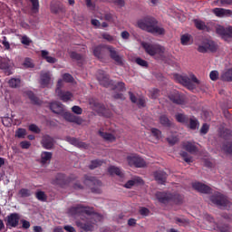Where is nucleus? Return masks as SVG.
I'll list each match as a JSON object with an SVG mask.
<instances>
[{"mask_svg": "<svg viewBox=\"0 0 232 232\" xmlns=\"http://www.w3.org/2000/svg\"><path fill=\"white\" fill-rule=\"evenodd\" d=\"M69 213L72 217H88L87 218H91V223H82L81 221L76 222V226L80 227V229H83V231H93V225L96 222H101L102 220V215L99 213H94L93 208L90 207H84L82 205H78L76 207H72L69 208Z\"/></svg>", "mask_w": 232, "mask_h": 232, "instance_id": "nucleus-1", "label": "nucleus"}, {"mask_svg": "<svg viewBox=\"0 0 232 232\" xmlns=\"http://www.w3.org/2000/svg\"><path fill=\"white\" fill-rule=\"evenodd\" d=\"M142 48L145 50L148 55L156 59V61H164L166 59V48L160 44H150V43H142Z\"/></svg>", "mask_w": 232, "mask_h": 232, "instance_id": "nucleus-2", "label": "nucleus"}, {"mask_svg": "<svg viewBox=\"0 0 232 232\" xmlns=\"http://www.w3.org/2000/svg\"><path fill=\"white\" fill-rule=\"evenodd\" d=\"M174 79L177 82L188 88V90H195L197 85L200 84V80H198L197 76L193 73H190L188 76L175 74Z\"/></svg>", "mask_w": 232, "mask_h": 232, "instance_id": "nucleus-3", "label": "nucleus"}, {"mask_svg": "<svg viewBox=\"0 0 232 232\" xmlns=\"http://www.w3.org/2000/svg\"><path fill=\"white\" fill-rule=\"evenodd\" d=\"M156 198L161 204H168V202H175V204H180V202H182V196L177 193L171 194L169 192H157Z\"/></svg>", "mask_w": 232, "mask_h": 232, "instance_id": "nucleus-4", "label": "nucleus"}, {"mask_svg": "<svg viewBox=\"0 0 232 232\" xmlns=\"http://www.w3.org/2000/svg\"><path fill=\"white\" fill-rule=\"evenodd\" d=\"M210 200L212 201V204L219 207L220 209H227L229 206H231L229 199H227V198L222 195L220 192L214 193L210 197Z\"/></svg>", "mask_w": 232, "mask_h": 232, "instance_id": "nucleus-5", "label": "nucleus"}, {"mask_svg": "<svg viewBox=\"0 0 232 232\" xmlns=\"http://www.w3.org/2000/svg\"><path fill=\"white\" fill-rule=\"evenodd\" d=\"M156 24H159V21L153 16H145L143 19L138 21L139 28L145 30V32H150Z\"/></svg>", "mask_w": 232, "mask_h": 232, "instance_id": "nucleus-6", "label": "nucleus"}, {"mask_svg": "<svg viewBox=\"0 0 232 232\" xmlns=\"http://www.w3.org/2000/svg\"><path fill=\"white\" fill-rule=\"evenodd\" d=\"M208 220L212 225L213 229L215 231H220V232H227L229 231V225L226 222H224L222 219H218V222H215V218L211 216H208Z\"/></svg>", "mask_w": 232, "mask_h": 232, "instance_id": "nucleus-7", "label": "nucleus"}, {"mask_svg": "<svg viewBox=\"0 0 232 232\" xmlns=\"http://www.w3.org/2000/svg\"><path fill=\"white\" fill-rule=\"evenodd\" d=\"M127 162L130 168H146V160L137 155L128 156Z\"/></svg>", "mask_w": 232, "mask_h": 232, "instance_id": "nucleus-8", "label": "nucleus"}, {"mask_svg": "<svg viewBox=\"0 0 232 232\" xmlns=\"http://www.w3.org/2000/svg\"><path fill=\"white\" fill-rule=\"evenodd\" d=\"M19 220H21V216L18 213H11L5 219V226L9 229L17 227V226H19Z\"/></svg>", "mask_w": 232, "mask_h": 232, "instance_id": "nucleus-9", "label": "nucleus"}, {"mask_svg": "<svg viewBox=\"0 0 232 232\" xmlns=\"http://www.w3.org/2000/svg\"><path fill=\"white\" fill-rule=\"evenodd\" d=\"M217 44L211 40H207L198 47V52H199V53H206L207 52H217Z\"/></svg>", "mask_w": 232, "mask_h": 232, "instance_id": "nucleus-10", "label": "nucleus"}, {"mask_svg": "<svg viewBox=\"0 0 232 232\" xmlns=\"http://www.w3.org/2000/svg\"><path fill=\"white\" fill-rule=\"evenodd\" d=\"M52 184L54 186H60V188H64L70 184V179L63 173H58L55 179L52 180Z\"/></svg>", "mask_w": 232, "mask_h": 232, "instance_id": "nucleus-11", "label": "nucleus"}, {"mask_svg": "<svg viewBox=\"0 0 232 232\" xmlns=\"http://www.w3.org/2000/svg\"><path fill=\"white\" fill-rule=\"evenodd\" d=\"M216 34L220 35L224 41H227V39H232V27L229 26L225 28L224 26L219 25L216 29Z\"/></svg>", "mask_w": 232, "mask_h": 232, "instance_id": "nucleus-12", "label": "nucleus"}, {"mask_svg": "<svg viewBox=\"0 0 232 232\" xmlns=\"http://www.w3.org/2000/svg\"><path fill=\"white\" fill-rule=\"evenodd\" d=\"M169 99L173 102V104H186V96L179 92H174L169 94Z\"/></svg>", "mask_w": 232, "mask_h": 232, "instance_id": "nucleus-13", "label": "nucleus"}, {"mask_svg": "<svg viewBox=\"0 0 232 232\" xmlns=\"http://www.w3.org/2000/svg\"><path fill=\"white\" fill-rule=\"evenodd\" d=\"M97 80L101 86L108 88L111 84V80H110V75H108L104 71H98Z\"/></svg>", "mask_w": 232, "mask_h": 232, "instance_id": "nucleus-14", "label": "nucleus"}, {"mask_svg": "<svg viewBox=\"0 0 232 232\" xmlns=\"http://www.w3.org/2000/svg\"><path fill=\"white\" fill-rule=\"evenodd\" d=\"M192 188L196 189V191H198V193H204L205 195H209L213 193V188L201 182L193 183Z\"/></svg>", "mask_w": 232, "mask_h": 232, "instance_id": "nucleus-15", "label": "nucleus"}, {"mask_svg": "<svg viewBox=\"0 0 232 232\" xmlns=\"http://www.w3.org/2000/svg\"><path fill=\"white\" fill-rule=\"evenodd\" d=\"M105 48L107 52H109L110 57L111 59H112V61L120 65L122 64V58L121 57V55H119V52H117V49H115V47L111 45H106Z\"/></svg>", "mask_w": 232, "mask_h": 232, "instance_id": "nucleus-16", "label": "nucleus"}, {"mask_svg": "<svg viewBox=\"0 0 232 232\" xmlns=\"http://www.w3.org/2000/svg\"><path fill=\"white\" fill-rule=\"evenodd\" d=\"M41 144L44 150H53L55 145V140L50 135H45L42 138Z\"/></svg>", "mask_w": 232, "mask_h": 232, "instance_id": "nucleus-17", "label": "nucleus"}, {"mask_svg": "<svg viewBox=\"0 0 232 232\" xmlns=\"http://www.w3.org/2000/svg\"><path fill=\"white\" fill-rule=\"evenodd\" d=\"M63 118L67 122H73L74 124H78V126H81L83 122L82 118L75 116V114H72V112H65Z\"/></svg>", "mask_w": 232, "mask_h": 232, "instance_id": "nucleus-18", "label": "nucleus"}, {"mask_svg": "<svg viewBox=\"0 0 232 232\" xmlns=\"http://www.w3.org/2000/svg\"><path fill=\"white\" fill-rule=\"evenodd\" d=\"M55 93L63 102H68V101H72V98L73 97V93H72L71 92H64L59 89L55 90Z\"/></svg>", "mask_w": 232, "mask_h": 232, "instance_id": "nucleus-19", "label": "nucleus"}, {"mask_svg": "<svg viewBox=\"0 0 232 232\" xmlns=\"http://www.w3.org/2000/svg\"><path fill=\"white\" fill-rule=\"evenodd\" d=\"M52 81V74L50 72H41L40 74V84L42 88H46Z\"/></svg>", "mask_w": 232, "mask_h": 232, "instance_id": "nucleus-20", "label": "nucleus"}, {"mask_svg": "<svg viewBox=\"0 0 232 232\" xmlns=\"http://www.w3.org/2000/svg\"><path fill=\"white\" fill-rule=\"evenodd\" d=\"M154 179L159 184H166L168 174L164 170H158L154 173Z\"/></svg>", "mask_w": 232, "mask_h": 232, "instance_id": "nucleus-21", "label": "nucleus"}, {"mask_svg": "<svg viewBox=\"0 0 232 232\" xmlns=\"http://www.w3.org/2000/svg\"><path fill=\"white\" fill-rule=\"evenodd\" d=\"M0 70H4L6 75H12V71H10V60L6 58L0 59Z\"/></svg>", "mask_w": 232, "mask_h": 232, "instance_id": "nucleus-22", "label": "nucleus"}, {"mask_svg": "<svg viewBox=\"0 0 232 232\" xmlns=\"http://www.w3.org/2000/svg\"><path fill=\"white\" fill-rule=\"evenodd\" d=\"M67 142H69V144H72V146H76V148H88V144H86V142H82L81 140H79V139L77 138H73V137H67L66 138Z\"/></svg>", "mask_w": 232, "mask_h": 232, "instance_id": "nucleus-23", "label": "nucleus"}, {"mask_svg": "<svg viewBox=\"0 0 232 232\" xmlns=\"http://www.w3.org/2000/svg\"><path fill=\"white\" fill-rule=\"evenodd\" d=\"M50 110L52 111L53 113H56L57 115H61V113L64 111L63 103L57 102H53L50 103Z\"/></svg>", "mask_w": 232, "mask_h": 232, "instance_id": "nucleus-24", "label": "nucleus"}, {"mask_svg": "<svg viewBox=\"0 0 232 232\" xmlns=\"http://www.w3.org/2000/svg\"><path fill=\"white\" fill-rule=\"evenodd\" d=\"M213 14H215L217 17H229V15H232V11L224 8H214Z\"/></svg>", "mask_w": 232, "mask_h": 232, "instance_id": "nucleus-25", "label": "nucleus"}, {"mask_svg": "<svg viewBox=\"0 0 232 232\" xmlns=\"http://www.w3.org/2000/svg\"><path fill=\"white\" fill-rule=\"evenodd\" d=\"M106 46L107 45H97L93 48L92 52H93V55L94 57H97V59H102V57H104V50H106Z\"/></svg>", "mask_w": 232, "mask_h": 232, "instance_id": "nucleus-26", "label": "nucleus"}, {"mask_svg": "<svg viewBox=\"0 0 232 232\" xmlns=\"http://www.w3.org/2000/svg\"><path fill=\"white\" fill-rule=\"evenodd\" d=\"M49 55H50V53L48 51L46 50L41 51L42 59H44L46 63H49L50 64H55V63H57V59Z\"/></svg>", "mask_w": 232, "mask_h": 232, "instance_id": "nucleus-27", "label": "nucleus"}, {"mask_svg": "<svg viewBox=\"0 0 232 232\" xmlns=\"http://www.w3.org/2000/svg\"><path fill=\"white\" fill-rule=\"evenodd\" d=\"M221 81L232 82V68L224 71L220 76Z\"/></svg>", "mask_w": 232, "mask_h": 232, "instance_id": "nucleus-28", "label": "nucleus"}, {"mask_svg": "<svg viewBox=\"0 0 232 232\" xmlns=\"http://www.w3.org/2000/svg\"><path fill=\"white\" fill-rule=\"evenodd\" d=\"M194 24L198 30H202L203 32H210V28L206 24L205 22L201 20H194Z\"/></svg>", "mask_w": 232, "mask_h": 232, "instance_id": "nucleus-29", "label": "nucleus"}, {"mask_svg": "<svg viewBox=\"0 0 232 232\" xmlns=\"http://www.w3.org/2000/svg\"><path fill=\"white\" fill-rule=\"evenodd\" d=\"M148 33L154 34L155 35H164V34H166V30L164 27H160L156 24L152 28L149 29Z\"/></svg>", "mask_w": 232, "mask_h": 232, "instance_id": "nucleus-30", "label": "nucleus"}, {"mask_svg": "<svg viewBox=\"0 0 232 232\" xmlns=\"http://www.w3.org/2000/svg\"><path fill=\"white\" fill-rule=\"evenodd\" d=\"M99 135L101 136L102 139H104V140H107L108 142H115L116 140L115 136L109 132L99 130Z\"/></svg>", "mask_w": 232, "mask_h": 232, "instance_id": "nucleus-31", "label": "nucleus"}, {"mask_svg": "<svg viewBox=\"0 0 232 232\" xmlns=\"http://www.w3.org/2000/svg\"><path fill=\"white\" fill-rule=\"evenodd\" d=\"M85 183L90 182L89 185L92 186L93 184L94 186H102V182L95 177L85 175Z\"/></svg>", "mask_w": 232, "mask_h": 232, "instance_id": "nucleus-32", "label": "nucleus"}, {"mask_svg": "<svg viewBox=\"0 0 232 232\" xmlns=\"http://www.w3.org/2000/svg\"><path fill=\"white\" fill-rule=\"evenodd\" d=\"M61 11H63V5H61V2L54 1L51 3L52 14H59Z\"/></svg>", "mask_w": 232, "mask_h": 232, "instance_id": "nucleus-33", "label": "nucleus"}, {"mask_svg": "<svg viewBox=\"0 0 232 232\" xmlns=\"http://www.w3.org/2000/svg\"><path fill=\"white\" fill-rule=\"evenodd\" d=\"M198 126H200V123L195 116H192L190 119L188 118V128H189V130H197Z\"/></svg>", "mask_w": 232, "mask_h": 232, "instance_id": "nucleus-34", "label": "nucleus"}, {"mask_svg": "<svg viewBox=\"0 0 232 232\" xmlns=\"http://www.w3.org/2000/svg\"><path fill=\"white\" fill-rule=\"evenodd\" d=\"M175 119L178 122L181 124H188L189 122V117L184 113H178L175 115Z\"/></svg>", "mask_w": 232, "mask_h": 232, "instance_id": "nucleus-35", "label": "nucleus"}, {"mask_svg": "<svg viewBox=\"0 0 232 232\" xmlns=\"http://www.w3.org/2000/svg\"><path fill=\"white\" fill-rule=\"evenodd\" d=\"M53 153L49 151H43L41 154V162L42 164H46V162H50L52 160Z\"/></svg>", "mask_w": 232, "mask_h": 232, "instance_id": "nucleus-36", "label": "nucleus"}, {"mask_svg": "<svg viewBox=\"0 0 232 232\" xmlns=\"http://www.w3.org/2000/svg\"><path fill=\"white\" fill-rule=\"evenodd\" d=\"M135 184H142V179L137 178L134 179H130L126 182L124 188H126L127 189H131L132 186H135Z\"/></svg>", "mask_w": 232, "mask_h": 232, "instance_id": "nucleus-37", "label": "nucleus"}, {"mask_svg": "<svg viewBox=\"0 0 232 232\" xmlns=\"http://www.w3.org/2000/svg\"><path fill=\"white\" fill-rule=\"evenodd\" d=\"M160 124L165 128H169L171 126V121H169V118H168L167 115L162 114L160 116Z\"/></svg>", "mask_w": 232, "mask_h": 232, "instance_id": "nucleus-38", "label": "nucleus"}, {"mask_svg": "<svg viewBox=\"0 0 232 232\" xmlns=\"http://www.w3.org/2000/svg\"><path fill=\"white\" fill-rule=\"evenodd\" d=\"M8 84L10 88H21V78H11Z\"/></svg>", "mask_w": 232, "mask_h": 232, "instance_id": "nucleus-39", "label": "nucleus"}, {"mask_svg": "<svg viewBox=\"0 0 232 232\" xmlns=\"http://www.w3.org/2000/svg\"><path fill=\"white\" fill-rule=\"evenodd\" d=\"M102 164H104V161L102 160H93L89 165V169H95L97 168H101Z\"/></svg>", "mask_w": 232, "mask_h": 232, "instance_id": "nucleus-40", "label": "nucleus"}, {"mask_svg": "<svg viewBox=\"0 0 232 232\" xmlns=\"http://www.w3.org/2000/svg\"><path fill=\"white\" fill-rule=\"evenodd\" d=\"M108 171L110 175H117L118 177H122V172L118 167L111 166L109 167Z\"/></svg>", "mask_w": 232, "mask_h": 232, "instance_id": "nucleus-41", "label": "nucleus"}, {"mask_svg": "<svg viewBox=\"0 0 232 232\" xmlns=\"http://www.w3.org/2000/svg\"><path fill=\"white\" fill-rule=\"evenodd\" d=\"M183 148L186 151H188V153H195V151H197V146L191 142L184 143Z\"/></svg>", "mask_w": 232, "mask_h": 232, "instance_id": "nucleus-42", "label": "nucleus"}, {"mask_svg": "<svg viewBox=\"0 0 232 232\" xmlns=\"http://www.w3.org/2000/svg\"><path fill=\"white\" fill-rule=\"evenodd\" d=\"M222 150L225 153H227L228 155H232V142L226 141L222 145Z\"/></svg>", "mask_w": 232, "mask_h": 232, "instance_id": "nucleus-43", "label": "nucleus"}, {"mask_svg": "<svg viewBox=\"0 0 232 232\" xmlns=\"http://www.w3.org/2000/svg\"><path fill=\"white\" fill-rule=\"evenodd\" d=\"M31 5H32V12L33 14H39V8H40V5H39V0H29Z\"/></svg>", "mask_w": 232, "mask_h": 232, "instance_id": "nucleus-44", "label": "nucleus"}, {"mask_svg": "<svg viewBox=\"0 0 232 232\" xmlns=\"http://www.w3.org/2000/svg\"><path fill=\"white\" fill-rule=\"evenodd\" d=\"M71 59H73L74 61H79V63H82L84 61V56L79 53L72 52Z\"/></svg>", "mask_w": 232, "mask_h": 232, "instance_id": "nucleus-45", "label": "nucleus"}, {"mask_svg": "<svg viewBox=\"0 0 232 232\" xmlns=\"http://www.w3.org/2000/svg\"><path fill=\"white\" fill-rule=\"evenodd\" d=\"M18 193L22 198L32 197V191L28 188H21Z\"/></svg>", "mask_w": 232, "mask_h": 232, "instance_id": "nucleus-46", "label": "nucleus"}, {"mask_svg": "<svg viewBox=\"0 0 232 232\" xmlns=\"http://www.w3.org/2000/svg\"><path fill=\"white\" fill-rule=\"evenodd\" d=\"M150 132L155 137L156 140H160V139H162V131H160V130L152 128Z\"/></svg>", "mask_w": 232, "mask_h": 232, "instance_id": "nucleus-47", "label": "nucleus"}, {"mask_svg": "<svg viewBox=\"0 0 232 232\" xmlns=\"http://www.w3.org/2000/svg\"><path fill=\"white\" fill-rule=\"evenodd\" d=\"M150 99H159L160 97V90L156 88L150 90Z\"/></svg>", "mask_w": 232, "mask_h": 232, "instance_id": "nucleus-48", "label": "nucleus"}, {"mask_svg": "<svg viewBox=\"0 0 232 232\" xmlns=\"http://www.w3.org/2000/svg\"><path fill=\"white\" fill-rule=\"evenodd\" d=\"M15 137L18 139H24V137H26V129L19 128L15 131Z\"/></svg>", "mask_w": 232, "mask_h": 232, "instance_id": "nucleus-49", "label": "nucleus"}, {"mask_svg": "<svg viewBox=\"0 0 232 232\" xmlns=\"http://www.w3.org/2000/svg\"><path fill=\"white\" fill-rule=\"evenodd\" d=\"M35 197L38 200H40L41 202H46V194L44 193V191H37L35 193Z\"/></svg>", "mask_w": 232, "mask_h": 232, "instance_id": "nucleus-50", "label": "nucleus"}, {"mask_svg": "<svg viewBox=\"0 0 232 232\" xmlns=\"http://www.w3.org/2000/svg\"><path fill=\"white\" fill-rule=\"evenodd\" d=\"M166 140L170 146H175V144L179 142V138L177 136L172 135L168 137Z\"/></svg>", "mask_w": 232, "mask_h": 232, "instance_id": "nucleus-51", "label": "nucleus"}, {"mask_svg": "<svg viewBox=\"0 0 232 232\" xmlns=\"http://www.w3.org/2000/svg\"><path fill=\"white\" fill-rule=\"evenodd\" d=\"M190 40L191 37L188 34H183L180 38L181 44H183V46H188V44H189Z\"/></svg>", "mask_w": 232, "mask_h": 232, "instance_id": "nucleus-52", "label": "nucleus"}, {"mask_svg": "<svg viewBox=\"0 0 232 232\" xmlns=\"http://www.w3.org/2000/svg\"><path fill=\"white\" fill-rule=\"evenodd\" d=\"M135 63L142 68H148L149 66L148 62L146 60H143L142 58H136Z\"/></svg>", "mask_w": 232, "mask_h": 232, "instance_id": "nucleus-53", "label": "nucleus"}, {"mask_svg": "<svg viewBox=\"0 0 232 232\" xmlns=\"http://www.w3.org/2000/svg\"><path fill=\"white\" fill-rule=\"evenodd\" d=\"M12 122L13 120L10 117H4L2 119V123L4 124V126H5L6 128H10V126H12Z\"/></svg>", "mask_w": 232, "mask_h": 232, "instance_id": "nucleus-54", "label": "nucleus"}, {"mask_svg": "<svg viewBox=\"0 0 232 232\" xmlns=\"http://www.w3.org/2000/svg\"><path fill=\"white\" fill-rule=\"evenodd\" d=\"M29 131H32L33 133H41V129L36 124L32 123L28 127Z\"/></svg>", "mask_w": 232, "mask_h": 232, "instance_id": "nucleus-55", "label": "nucleus"}, {"mask_svg": "<svg viewBox=\"0 0 232 232\" xmlns=\"http://www.w3.org/2000/svg\"><path fill=\"white\" fill-rule=\"evenodd\" d=\"M115 90H118L119 92H126V83L122 82H119L116 85H115Z\"/></svg>", "mask_w": 232, "mask_h": 232, "instance_id": "nucleus-56", "label": "nucleus"}, {"mask_svg": "<svg viewBox=\"0 0 232 232\" xmlns=\"http://www.w3.org/2000/svg\"><path fill=\"white\" fill-rule=\"evenodd\" d=\"M28 97H29L30 101H32V102H34V104H39V98H37L36 95L34 94V92H29Z\"/></svg>", "mask_w": 232, "mask_h": 232, "instance_id": "nucleus-57", "label": "nucleus"}, {"mask_svg": "<svg viewBox=\"0 0 232 232\" xmlns=\"http://www.w3.org/2000/svg\"><path fill=\"white\" fill-rule=\"evenodd\" d=\"M102 39H105V41H108L109 43H112V41H115V37H113L111 34L108 33L102 34Z\"/></svg>", "mask_w": 232, "mask_h": 232, "instance_id": "nucleus-58", "label": "nucleus"}, {"mask_svg": "<svg viewBox=\"0 0 232 232\" xmlns=\"http://www.w3.org/2000/svg\"><path fill=\"white\" fill-rule=\"evenodd\" d=\"M180 156L182 157L183 160H185V162H188V164L189 162H192L191 157L189 156V154H188V152L181 151Z\"/></svg>", "mask_w": 232, "mask_h": 232, "instance_id": "nucleus-59", "label": "nucleus"}, {"mask_svg": "<svg viewBox=\"0 0 232 232\" xmlns=\"http://www.w3.org/2000/svg\"><path fill=\"white\" fill-rule=\"evenodd\" d=\"M72 111L76 115H82V108H81L80 106H77V105L72 106Z\"/></svg>", "mask_w": 232, "mask_h": 232, "instance_id": "nucleus-60", "label": "nucleus"}, {"mask_svg": "<svg viewBox=\"0 0 232 232\" xmlns=\"http://www.w3.org/2000/svg\"><path fill=\"white\" fill-rule=\"evenodd\" d=\"M30 146H32V143L28 140H24L20 142V147L22 150H30Z\"/></svg>", "mask_w": 232, "mask_h": 232, "instance_id": "nucleus-61", "label": "nucleus"}, {"mask_svg": "<svg viewBox=\"0 0 232 232\" xmlns=\"http://www.w3.org/2000/svg\"><path fill=\"white\" fill-rule=\"evenodd\" d=\"M63 79L65 82H73V76L70 73H64Z\"/></svg>", "mask_w": 232, "mask_h": 232, "instance_id": "nucleus-62", "label": "nucleus"}, {"mask_svg": "<svg viewBox=\"0 0 232 232\" xmlns=\"http://www.w3.org/2000/svg\"><path fill=\"white\" fill-rule=\"evenodd\" d=\"M24 66L25 68H34V63H32V60L30 58H25L24 62Z\"/></svg>", "mask_w": 232, "mask_h": 232, "instance_id": "nucleus-63", "label": "nucleus"}, {"mask_svg": "<svg viewBox=\"0 0 232 232\" xmlns=\"http://www.w3.org/2000/svg\"><path fill=\"white\" fill-rule=\"evenodd\" d=\"M209 77L211 81H218V71H211Z\"/></svg>", "mask_w": 232, "mask_h": 232, "instance_id": "nucleus-64", "label": "nucleus"}]
</instances>
